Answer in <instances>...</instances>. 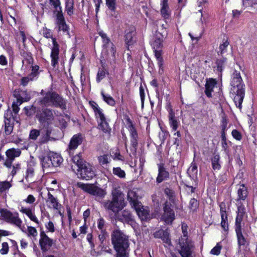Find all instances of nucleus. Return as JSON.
Here are the masks:
<instances>
[{"mask_svg": "<svg viewBox=\"0 0 257 257\" xmlns=\"http://www.w3.org/2000/svg\"><path fill=\"white\" fill-rule=\"evenodd\" d=\"M115 216L117 219L123 223L130 224L133 228L135 229L137 227V225L134 220V217L128 210H124L120 213L118 212Z\"/></svg>", "mask_w": 257, "mask_h": 257, "instance_id": "obj_10", "label": "nucleus"}, {"mask_svg": "<svg viewBox=\"0 0 257 257\" xmlns=\"http://www.w3.org/2000/svg\"><path fill=\"white\" fill-rule=\"evenodd\" d=\"M160 12L162 16L165 19H168L171 15V10L168 5V0H160Z\"/></svg>", "mask_w": 257, "mask_h": 257, "instance_id": "obj_22", "label": "nucleus"}, {"mask_svg": "<svg viewBox=\"0 0 257 257\" xmlns=\"http://www.w3.org/2000/svg\"><path fill=\"white\" fill-rule=\"evenodd\" d=\"M230 84L231 92L234 94V102L236 107L241 108V104L244 96V85L239 72L235 71L232 74Z\"/></svg>", "mask_w": 257, "mask_h": 257, "instance_id": "obj_2", "label": "nucleus"}, {"mask_svg": "<svg viewBox=\"0 0 257 257\" xmlns=\"http://www.w3.org/2000/svg\"><path fill=\"white\" fill-rule=\"evenodd\" d=\"M188 174L190 177L196 178L197 176V167L195 163L192 162L188 169Z\"/></svg>", "mask_w": 257, "mask_h": 257, "instance_id": "obj_36", "label": "nucleus"}, {"mask_svg": "<svg viewBox=\"0 0 257 257\" xmlns=\"http://www.w3.org/2000/svg\"><path fill=\"white\" fill-rule=\"evenodd\" d=\"M50 4L53 6L55 10H60L62 7L61 6V2L60 0H49Z\"/></svg>", "mask_w": 257, "mask_h": 257, "instance_id": "obj_58", "label": "nucleus"}, {"mask_svg": "<svg viewBox=\"0 0 257 257\" xmlns=\"http://www.w3.org/2000/svg\"><path fill=\"white\" fill-rule=\"evenodd\" d=\"M221 227L224 230H227L228 223L227 222V214H225L224 213H223L222 215V216H221Z\"/></svg>", "mask_w": 257, "mask_h": 257, "instance_id": "obj_55", "label": "nucleus"}, {"mask_svg": "<svg viewBox=\"0 0 257 257\" xmlns=\"http://www.w3.org/2000/svg\"><path fill=\"white\" fill-rule=\"evenodd\" d=\"M242 1L243 6L245 7L247 6L252 7L257 5V0H242Z\"/></svg>", "mask_w": 257, "mask_h": 257, "instance_id": "obj_63", "label": "nucleus"}, {"mask_svg": "<svg viewBox=\"0 0 257 257\" xmlns=\"http://www.w3.org/2000/svg\"><path fill=\"white\" fill-rule=\"evenodd\" d=\"M9 250V246L7 242H4L2 244V248L0 249V253L2 254H7Z\"/></svg>", "mask_w": 257, "mask_h": 257, "instance_id": "obj_61", "label": "nucleus"}, {"mask_svg": "<svg viewBox=\"0 0 257 257\" xmlns=\"http://www.w3.org/2000/svg\"><path fill=\"white\" fill-rule=\"evenodd\" d=\"M225 61L224 59L217 60L216 62V66L215 67L217 71L221 72L224 67V63Z\"/></svg>", "mask_w": 257, "mask_h": 257, "instance_id": "obj_56", "label": "nucleus"}, {"mask_svg": "<svg viewBox=\"0 0 257 257\" xmlns=\"http://www.w3.org/2000/svg\"><path fill=\"white\" fill-rule=\"evenodd\" d=\"M11 187L12 184L10 182L7 181H0V193H7Z\"/></svg>", "mask_w": 257, "mask_h": 257, "instance_id": "obj_38", "label": "nucleus"}, {"mask_svg": "<svg viewBox=\"0 0 257 257\" xmlns=\"http://www.w3.org/2000/svg\"><path fill=\"white\" fill-rule=\"evenodd\" d=\"M111 194L112 200L105 202L104 207L105 208L111 210L116 214L125 206L126 204L124 202V195L118 188L113 187Z\"/></svg>", "mask_w": 257, "mask_h": 257, "instance_id": "obj_4", "label": "nucleus"}, {"mask_svg": "<svg viewBox=\"0 0 257 257\" xmlns=\"http://www.w3.org/2000/svg\"><path fill=\"white\" fill-rule=\"evenodd\" d=\"M105 77V72L103 69H99L97 75L96 81L99 82Z\"/></svg>", "mask_w": 257, "mask_h": 257, "instance_id": "obj_62", "label": "nucleus"}, {"mask_svg": "<svg viewBox=\"0 0 257 257\" xmlns=\"http://www.w3.org/2000/svg\"><path fill=\"white\" fill-rule=\"evenodd\" d=\"M182 231L183 235L179 241L181 248L180 253L182 257H192V250L194 245L191 240L188 237L187 226L184 223L182 224Z\"/></svg>", "mask_w": 257, "mask_h": 257, "instance_id": "obj_5", "label": "nucleus"}, {"mask_svg": "<svg viewBox=\"0 0 257 257\" xmlns=\"http://www.w3.org/2000/svg\"><path fill=\"white\" fill-rule=\"evenodd\" d=\"M65 10L70 16L74 14V0H66Z\"/></svg>", "mask_w": 257, "mask_h": 257, "instance_id": "obj_34", "label": "nucleus"}, {"mask_svg": "<svg viewBox=\"0 0 257 257\" xmlns=\"http://www.w3.org/2000/svg\"><path fill=\"white\" fill-rule=\"evenodd\" d=\"M154 235L155 237L161 238L165 243V246H169L171 245L169 233L167 230L160 229L156 231Z\"/></svg>", "mask_w": 257, "mask_h": 257, "instance_id": "obj_20", "label": "nucleus"}, {"mask_svg": "<svg viewBox=\"0 0 257 257\" xmlns=\"http://www.w3.org/2000/svg\"><path fill=\"white\" fill-rule=\"evenodd\" d=\"M53 244V241L44 232L40 233V244L43 251L48 250Z\"/></svg>", "mask_w": 257, "mask_h": 257, "instance_id": "obj_18", "label": "nucleus"}, {"mask_svg": "<svg viewBox=\"0 0 257 257\" xmlns=\"http://www.w3.org/2000/svg\"><path fill=\"white\" fill-rule=\"evenodd\" d=\"M116 0H106V4L108 8L111 11H114L115 9Z\"/></svg>", "mask_w": 257, "mask_h": 257, "instance_id": "obj_64", "label": "nucleus"}, {"mask_svg": "<svg viewBox=\"0 0 257 257\" xmlns=\"http://www.w3.org/2000/svg\"><path fill=\"white\" fill-rule=\"evenodd\" d=\"M229 45V42L227 40H223L222 43L220 45L219 51L221 54L223 53Z\"/></svg>", "mask_w": 257, "mask_h": 257, "instance_id": "obj_60", "label": "nucleus"}, {"mask_svg": "<svg viewBox=\"0 0 257 257\" xmlns=\"http://www.w3.org/2000/svg\"><path fill=\"white\" fill-rule=\"evenodd\" d=\"M162 29L156 32L155 37L161 40V41L164 42L167 38L168 32L166 29L164 28V25H162Z\"/></svg>", "mask_w": 257, "mask_h": 257, "instance_id": "obj_35", "label": "nucleus"}, {"mask_svg": "<svg viewBox=\"0 0 257 257\" xmlns=\"http://www.w3.org/2000/svg\"><path fill=\"white\" fill-rule=\"evenodd\" d=\"M235 231L237 237L238 243L239 248H245L247 246L248 243L242 234L240 226L235 227Z\"/></svg>", "mask_w": 257, "mask_h": 257, "instance_id": "obj_27", "label": "nucleus"}, {"mask_svg": "<svg viewBox=\"0 0 257 257\" xmlns=\"http://www.w3.org/2000/svg\"><path fill=\"white\" fill-rule=\"evenodd\" d=\"M158 171L159 173L157 178V182L158 183L167 180L169 178V173L165 170L163 166L159 165Z\"/></svg>", "mask_w": 257, "mask_h": 257, "instance_id": "obj_30", "label": "nucleus"}, {"mask_svg": "<svg viewBox=\"0 0 257 257\" xmlns=\"http://www.w3.org/2000/svg\"><path fill=\"white\" fill-rule=\"evenodd\" d=\"M77 170L80 172L81 178L83 179L90 180L95 176L92 166L86 163Z\"/></svg>", "mask_w": 257, "mask_h": 257, "instance_id": "obj_13", "label": "nucleus"}, {"mask_svg": "<svg viewBox=\"0 0 257 257\" xmlns=\"http://www.w3.org/2000/svg\"><path fill=\"white\" fill-rule=\"evenodd\" d=\"M34 175V169L31 164H29L26 171V179L28 182L31 181Z\"/></svg>", "mask_w": 257, "mask_h": 257, "instance_id": "obj_44", "label": "nucleus"}, {"mask_svg": "<svg viewBox=\"0 0 257 257\" xmlns=\"http://www.w3.org/2000/svg\"><path fill=\"white\" fill-rule=\"evenodd\" d=\"M41 164L44 170L53 167L48 155L47 157L43 158L41 160Z\"/></svg>", "mask_w": 257, "mask_h": 257, "instance_id": "obj_40", "label": "nucleus"}, {"mask_svg": "<svg viewBox=\"0 0 257 257\" xmlns=\"http://www.w3.org/2000/svg\"><path fill=\"white\" fill-rule=\"evenodd\" d=\"M77 186L83 190L85 192L93 196L103 198L106 195L105 191L94 184H84L82 182H78Z\"/></svg>", "mask_w": 257, "mask_h": 257, "instance_id": "obj_9", "label": "nucleus"}, {"mask_svg": "<svg viewBox=\"0 0 257 257\" xmlns=\"http://www.w3.org/2000/svg\"><path fill=\"white\" fill-rule=\"evenodd\" d=\"M6 158L4 163L8 166H10L11 164H13L15 159L19 157L21 154V151L19 149L11 148L7 150L6 152Z\"/></svg>", "mask_w": 257, "mask_h": 257, "instance_id": "obj_14", "label": "nucleus"}, {"mask_svg": "<svg viewBox=\"0 0 257 257\" xmlns=\"http://www.w3.org/2000/svg\"><path fill=\"white\" fill-rule=\"evenodd\" d=\"M134 208L138 216L142 220H145L150 218L148 210L145 208L141 203Z\"/></svg>", "mask_w": 257, "mask_h": 257, "instance_id": "obj_23", "label": "nucleus"}, {"mask_svg": "<svg viewBox=\"0 0 257 257\" xmlns=\"http://www.w3.org/2000/svg\"><path fill=\"white\" fill-rule=\"evenodd\" d=\"M37 117L42 126V142L49 140L51 135L54 131V127L58 126V122H62L61 126H66V121L54 117L52 110L44 109L37 114Z\"/></svg>", "mask_w": 257, "mask_h": 257, "instance_id": "obj_1", "label": "nucleus"}, {"mask_svg": "<svg viewBox=\"0 0 257 257\" xmlns=\"http://www.w3.org/2000/svg\"><path fill=\"white\" fill-rule=\"evenodd\" d=\"M127 200L133 207H135L138 205L141 204V203L138 201V196L137 195L136 191L134 189L130 190L128 191Z\"/></svg>", "mask_w": 257, "mask_h": 257, "instance_id": "obj_25", "label": "nucleus"}, {"mask_svg": "<svg viewBox=\"0 0 257 257\" xmlns=\"http://www.w3.org/2000/svg\"><path fill=\"white\" fill-rule=\"evenodd\" d=\"M169 118L170 126L174 131H176L178 127V122L175 118V115L172 111L169 113Z\"/></svg>", "mask_w": 257, "mask_h": 257, "instance_id": "obj_39", "label": "nucleus"}, {"mask_svg": "<svg viewBox=\"0 0 257 257\" xmlns=\"http://www.w3.org/2000/svg\"><path fill=\"white\" fill-rule=\"evenodd\" d=\"M38 235L36 229L32 226L28 227V235L30 237H36Z\"/></svg>", "mask_w": 257, "mask_h": 257, "instance_id": "obj_57", "label": "nucleus"}, {"mask_svg": "<svg viewBox=\"0 0 257 257\" xmlns=\"http://www.w3.org/2000/svg\"><path fill=\"white\" fill-rule=\"evenodd\" d=\"M135 34V29L134 27H130L125 30L124 41L128 48L136 42Z\"/></svg>", "mask_w": 257, "mask_h": 257, "instance_id": "obj_16", "label": "nucleus"}, {"mask_svg": "<svg viewBox=\"0 0 257 257\" xmlns=\"http://www.w3.org/2000/svg\"><path fill=\"white\" fill-rule=\"evenodd\" d=\"M126 127L130 133L131 144L135 149H136L138 144V135L137 132L132 122L130 120H128L127 123Z\"/></svg>", "mask_w": 257, "mask_h": 257, "instance_id": "obj_17", "label": "nucleus"}, {"mask_svg": "<svg viewBox=\"0 0 257 257\" xmlns=\"http://www.w3.org/2000/svg\"><path fill=\"white\" fill-rule=\"evenodd\" d=\"M30 99V95L29 94H27L26 91H22L20 96L17 97V102L16 103L14 102L13 104V111L17 113L19 111V108L18 106V105L21 104L23 102L27 101Z\"/></svg>", "mask_w": 257, "mask_h": 257, "instance_id": "obj_21", "label": "nucleus"}, {"mask_svg": "<svg viewBox=\"0 0 257 257\" xmlns=\"http://www.w3.org/2000/svg\"><path fill=\"white\" fill-rule=\"evenodd\" d=\"M112 172L114 175L120 178H124L125 177V172L119 167L113 168Z\"/></svg>", "mask_w": 257, "mask_h": 257, "instance_id": "obj_48", "label": "nucleus"}, {"mask_svg": "<svg viewBox=\"0 0 257 257\" xmlns=\"http://www.w3.org/2000/svg\"><path fill=\"white\" fill-rule=\"evenodd\" d=\"M46 203L48 208L56 210L62 215L61 212L62 205L59 203L58 199L55 197L50 192H48Z\"/></svg>", "mask_w": 257, "mask_h": 257, "instance_id": "obj_11", "label": "nucleus"}, {"mask_svg": "<svg viewBox=\"0 0 257 257\" xmlns=\"http://www.w3.org/2000/svg\"><path fill=\"white\" fill-rule=\"evenodd\" d=\"M101 94L102 96L103 100L108 105L113 106L115 104V101L109 94H104L103 91H101Z\"/></svg>", "mask_w": 257, "mask_h": 257, "instance_id": "obj_41", "label": "nucleus"}, {"mask_svg": "<svg viewBox=\"0 0 257 257\" xmlns=\"http://www.w3.org/2000/svg\"><path fill=\"white\" fill-rule=\"evenodd\" d=\"M112 49H113V53L110 51V49L108 46V44H104L103 45L102 50V54L104 55L105 57H114L115 53V48L113 44L112 43Z\"/></svg>", "mask_w": 257, "mask_h": 257, "instance_id": "obj_33", "label": "nucleus"}, {"mask_svg": "<svg viewBox=\"0 0 257 257\" xmlns=\"http://www.w3.org/2000/svg\"><path fill=\"white\" fill-rule=\"evenodd\" d=\"M111 156L114 160H119L121 161H123L124 160V157L121 155L119 151L116 149L114 151L112 152Z\"/></svg>", "mask_w": 257, "mask_h": 257, "instance_id": "obj_52", "label": "nucleus"}, {"mask_svg": "<svg viewBox=\"0 0 257 257\" xmlns=\"http://www.w3.org/2000/svg\"><path fill=\"white\" fill-rule=\"evenodd\" d=\"M238 196L239 199L244 200L247 196L246 188L243 184L239 185L237 191Z\"/></svg>", "mask_w": 257, "mask_h": 257, "instance_id": "obj_37", "label": "nucleus"}, {"mask_svg": "<svg viewBox=\"0 0 257 257\" xmlns=\"http://www.w3.org/2000/svg\"><path fill=\"white\" fill-rule=\"evenodd\" d=\"M99 35L101 37L103 44H108V46L110 49V51L113 53V49H112V43L110 42L109 38L107 37L106 34L103 31L99 32Z\"/></svg>", "mask_w": 257, "mask_h": 257, "instance_id": "obj_43", "label": "nucleus"}, {"mask_svg": "<svg viewBox=\"0 0 257 257\" xmlns=\"http://www.w3.org/2000/svg\"><path fill=\"white\" fill-rule=\"evenodd\" d=\"M48 156L51 161L53 167H58L63 162V158L61 156L55 153L51 152L49 154Z\"/></svg>", "mask_w": 257, "mask_h": 257, "instance_id": "obj_29", "label": "nucleus"}, {"mask_svg": "<svg viewBox=\"0 0 257 257\" xmlns=\"http://www.w3.org/2000/svg\"><path fill=\"white\" fill-rule=\"evenodd\" d=\"M162 219L166 224H171L175 219V213L171 209V204L167 201L164 207V213L162 216Z\"/></svg>", "mask_w": 257, "mask_h": 257, "instance_id": "obj_12", "label": "nucleus"}, {"mask_svg": "<svg viewBox=\"0 0 257 257\" xmlns=\"http://www.w3.org/2000/svg\"><path fill=\"white\" fill-rule=\"evenodd\" d=\"M40 135V131L37 129L31 130L29 134V138L31 140H36L38 136Z\"/></svg>", "mask_w": 257, "mask_h": 257, "instance_id": "obj_54", "label": "nucleus"}, {"mask_svg": "<svg viewBox=\"0 0 257 257\" xmlns=\"http://www.w3.org/2000/svg\"><path fill=\"white\" fill-rule=\"evenodd\" d=\"M32 72L31 74L29 75L31 78H32L34 80H35L38 78V75L39 74V66L38 65L32 66Z\"/></svg>", "mask_w": 257, "mask_h": 257, "instance_id": "obj_50", "label": "nucleus"}, {"mask_svg": "<svg viewBox=\"0 0 257 257\" xmlns=\"http://www.w3.org/2000/svg\"><path fill=\"white\" fill-rule=\"evenodd\" d=\"M245 213V209L243 206H240L238 207L237 214L236 218L235 227L238 226L241 227V222Z\"/></svg>", "mask_w": 257, "mask_h": 257, "instance_id": "obj_32", "label": "nucleus"}, {"mask_svg": "<svg viewBox=\"0 0 257 257\" xmlns=\"http://www.w3.org/2000/svg\"><path fill=\"white\" fill-rule=\"evenodd\" d=\"M222 245L220 242L217 243L216 245L211 250L210 253L213 255H218L220 254Z\"/></svg>", "mask_w": 257, "mask_h": 257, "instance_id": "obj_53", "label": "nucleus"}, {"mask_svg": "<svg viewBox=\"0 0 257 257\" xmlns=\"http://www.w3.org/2000/svg\"><path fill=\"white\" fill-rule=\"evenodd\" d=\"M96 118L98 123L99 129L102 131L105 134H109L111 128L108 125L104 114L103 113L101 116H97Z\"/></svg>", "mask_w": 257, "mask_h": 257, "instance_id": "obj_19", "label": "nucleus"}, {"mask_svg": "<svg viewBox=\"0 0 257 257\" xmlns=\"http://www.w3.org/2000/svg\"><path fill=\"white\" fill-rule=\"evenodd\" d=\"M52 43L53 46L51 48L50 57L51 65L53 67H55L59 61V46L55 38H52Z\"/></svg>", "mask_w": 257, "mask_h": 257, "instance_id": "obj_15", "label": "nucleus"}, {"mask_svg": "<svg viewBox=\"0 0 257 257\" xmlns=\"http://www.w3.org/2000/svg\"><path fill=\"white\" fill-rule=\"evenodd\" d=\"M20 211L25 214L32 221L39 224V220L32 209L22 206L21 207Z\"/></svg>", "mask_w": 257, "mask_h": 257, "instance_id": "obj_28", "label": "nucleus"}, {"mask_svg": "<svg viewBox=\"0 0 257 257\" xmlns=\"http://www.w3.org/2000/svg\"><path fill=\"white\" fill-rule=\"evenodd\" d=\"M73 162L76 164L78 167V169L82 166L86 162H84L80 154L77 155L73 157L72 159Z\"/></svg>", "mask_w": 257, "mask_h": 257, "instance_id": "obj_46", "label": "nucleus"}, {"mask_svg": "<svg viewBox=\"0 0 257 257\" xmlns=\"http://www.w3.org/2000/svg\"><path fill=\"white\" fill-rule=\"evenodd\" d=\"M57 13V23L58 24L65 22L63 14L62 13V9L60 10H55Z\"/></svg>", "mask_w": 257, "mask_h": 257, "instance_id": "obj_51", "label": "nucleus"}, {"mask_svg": "<svg viewBox=\"0 0 257 257\" xmlns=\"http://www.w3.org/2000/svg\"><path fill=\"white\" fill-rule=\"evenodd\" d=\"M219 158V155L214 154L211 160L212 168L214 170H218L220 168V165L218 163Z\"/></svg>", "mask_w": 257, "mask_h": 257, "instance_id": "obj_47", "label": "nucleus"}, {"mask_svg": "<svg viewBox=\"0 0 257 257\" xmlns=\"http://www.w3.org/2000/svg\"><path fill=\"white\" fill-rule=\"evenodd\" d=\"M41 93L44 96V98L40 101L41 105L64 108L65 105V101L56 92L51 90L45 92L42 90Z\"/></svg>", "mask_w": 257, "mask_h": 257, "instance_id": "obj_6", "label": "nucleus"}, {"mask_svg": "<svg viewBox=\"0 0 257 257\" xmlns=\"http://www.w3.org/2000/svg\"><path fill=\"white\" fill-rule=\"evenodd\" d=\"M99 163L101 166H104L107 165L110 162V157L108 155H103L100 156L98 158Z\"/></svg>", "mask_w": 257, "mask_h": 257, "instance_id": "obj_45", "label": "nucleus"}, {"mask_svg": "<svg viewBox=\"0 0 257 257\" xmlns=\"http://www.w3.org/2000/svg\"><path fill=\"white\" fill-rule=\"evenodd\" d=\"M90 104L93 109L96 117L101 116V115L104 113L103 110L99 107L96 103L94 101H90Z\"/></svg>", "mask_w": 257, "mask_h": 257, "instance_id": "obj_42", "label": "nucleus"}, {"mask_svg": "<svg viewBox=\"0 0 257 257\" xmlns=\"http://www.w3.org/2000/svg\"><path fill=\"white\" fill-rule=\"evenodd\" d=\"M152 45L154 49L155 56L159 67V73L162 74L164 72V60L162 57V51L161 50L163 46V42L161 41V40L154 36L152 42Z\"/></svg>", "mask_w": 257, "mask_h": 257, "instance_id": "obj_8", "label": "nucleus"}, {"mask_svg": "<svg viewBox=\"0 0 257 257\" xmlns=\"http://www.w3.org/2000/svg\"><path fill=\"white\" fill-rule=\"evenodd\" d=\"M82 138L80 135L73 136L70 140L69 145V154H72L71 151L76 149L77 147L82 143Z\"/></svg>", "mask_w": 257, "mask_h": 257, "instance_id": "obj_24", "label": "nucleus"}, {"mask_svg": "<svg viewBox=\"0 0 257 257\" xmlns=\"http://www.w3.org/2000/svg\"><path fill=\"white\" fill-rule=\"evenodd\" d=\"M216 81L214 79L210 78L207 80L205 85V94L208 97H212L211 93L213 91V89L216 87Z\"/></svg>", "mask_w": 257, "mask_h": 257, "instance_id": "obj_26", "label": "nucleus"}, {"mask_svg": "<svg viewBox=\"0 0 257 257\" xmlns=\"http://www.w3.org/2000/svg\"><path fill=\"white\" fill-rule=\"evenodd\" d=\"M0 219L14 224L24 231L22 220L17 212H12L6 209H0Z\"/></svg>", "mask_w": 257, "mask_h": 257, "instance_id": "obj_7", "label": "nucleus"}, {"mask_svg": "<svg viewBox=\"0 0 257 257\" xmlns=\"http://www.w3.org/2000/svg\"><path fill=\"white\" fill-rule=\"evenodd\" d=\"M36 200V198L31 194L29 195L27 198L23 200V201L27 204L33 205Z\"/></svg>", "mask_w": 257, "mask_h": 257, "instance_id": "obj_59", "label": "nucleus"}, {"mask_svg": "<svg viewBox=\"0 0 257 257\" xmlns=\"http://www.w3.org/2000/svg\"><path fill=\"white\" fill-rule=\"evenodd\" d=\"M4 165L8 169V172L10 175L13 177L21 169V164L19 163H17L13 165V164H11L10 166H8L6 165V163H4Z\"/></svg>", "mask_w": 257, "mask_h": 257, "instance_id": "obj_31", "label": "nucleus"}, {"mask_svg": "<svg viewBox=\"0 0 257 257\" xmlns=\"http://www.w3.org/2000/svg\"><path fill=\"white\" fill-rule=\"evenodd\" d=\"M112 243L117 252V257H128L129 247L127 237L119 230L113 231Z\"/></svg>", "mask_w": 257, "mask_h": 257, "instance_id": "obj_3", "label": "nucleus"}, {"mask_svg": "<svg viewBox=\"0 0 257 257\" xmlns=\"http://www.w3.org/2000/svg\"><path fill=\"white\" fill-rule=\"evenodd\" d=\"M13 131V125L10 120L7 119L5 121V133L6 135H10Z\"/></svg>", "mask_w": 257, "mask_h": 257, "instance_id": "obj_49", "label": "nucleus"}]
</instances>
